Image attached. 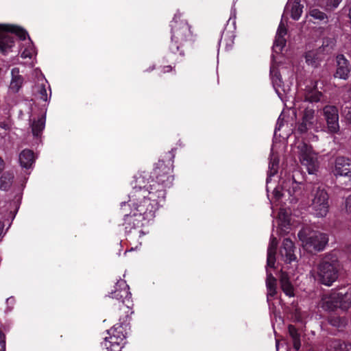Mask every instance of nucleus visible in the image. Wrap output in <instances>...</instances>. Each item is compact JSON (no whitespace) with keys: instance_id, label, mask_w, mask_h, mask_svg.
Listing matches in <instances>:
<instances>
[{"instance_id":"nucleus-28","label":"nucleus","mask_w":351,"mask_h":351,"mask_svg":"<svg viewBox=\"0 0 351 351\" xmlns=\"http://www.w3.org/2000/svg\"><path fill=\"white\" fill-rule=\"evenodd\" d=\"M298 186V184L295 182L293 176L287 180L283 181L281 184L282 190L283 191H287L291 196L295 194Z\"/></svg>"},{"instance_id":"nucleus-22","label":"nucleus","mask_w":351,"mask_h":351,"mask_svg":"<svg viewBox=\"0 0 351 351\" xmlns=\"http://www.w3.org/2000/svg\"><path fill=\"white\" fill-rule=\"evenodd\" d=\"M278 247V241L276 237H271L267 248V265L271 268L274 267L276 263V254Z\"/></svg>"},{"instance_id":"nucleus-41","label":"nucleus","mask_w":351,"mask_h":351,"mask_svg":"<svg viewBox=\"0 0 351 351\" xmlns=\"http://www.w3.org/2000/svg\"><path fill=\"white\" fill-rule=\"evenodd\" d=\"M287 34V27H285V24L282 22H280L278 25V29H277L276 36H281L285 37Z\"/></svg>"},{"instance_id":"nucleus-45","label":"nucleus","mask_w":351,"mask_h":351,"mask_svg":"<svg viewBox=\"0 0 351 351\" xmlns=\"http://www.w3.org/2000/svg\"><path fill=\"white\" fill-rule=\"evenodd\" d=\"M345 205L346 210L351 212V194L346 198Z\"/></svg>"},{"instance_id":"nucleus-40","label":"nucleus","mask_w":351,"mask_h":351,"mask_svg":"<svg viewBox=\"0 0 351 351\" xmlns=\"http://www.w3.org/2000/svg\"><path fill=\"white\" fill-rule=\"evenodd\" d=\"M343 116H344L346 124L349 126H351V106L346 107L344 109Z\"/></svg>"},{"instance_id":"nucleus-33","label":"nucleus","mask_w":351,"mask_h":351,"mask_svg":"<svg viewBox=\"0 0 351 351\" xmlns=\"http://www.w3.org/2000/svg\"><path fill=\"white\" fill-rule=\"evenodd\" d=\"M287 40L285 37L276 36L275 37L274 45L272 47L273 51L277 54L282 51L283 48L285 47Z\"/></svg>"},{"instance_id":"nucleus-31","label":"nucleus","mask_w":351,"mask_h":351,"mask_svg":"<svg viewBox=\"0 0 351 351\" xmlns=\"http://www.w3.org/2000/svg\"><path fill=\"white\" fill-rule=\"evenodd\" d=\"M103 344L108 351H121L124 342H119L106 337Z\"/></svg>"},{"instance_id":"nucleus-4","label":"nucleus","mask_w":351,"mask_h":351,"mask_svg":"<svg viewBox=\"0 0 351 351\" xmlns=\"http://www.w3.org/2000/svg\"><path fill=\"white\" fill-rule=\"evenodd\" d=\"M170 26L171 37L169 50L173 53L179 52L183 56L184 50L182 48L193 42V34L191 26L186 20L176 16L171 21Z\"/></svg>"},{"instance_id":"nucleus-7","label":"nucleus","mask_w":351,"mask_h":351,"mask_svg":"<svg viewBox=\"0 0 351 351\" xmlns=\"http://www.w3.org/2000/svg\"><path fill=\"white\" fill-rule=\"evenodd\" d=\"M311 208L313 214L317 217H325L329 210V195L323 186H315L311 191Z\"/></svg>"},{"instance_id":"nucleus-20","label":"nucleus","mask_w":351,"mask_h":351,"mask_svg":"<svg viewBox=\"0 0 351 351\" xmlns=\"http://www.w3.org/2000/svg\"><path fill=\"white\" fill-rule=\"evenodd\" d=\"M315 110L311 108H306L303 114L302 121L298 125V130L301 133H305L311 128L314 123Z\"/></svg>"},{"instance_id":"nucleus-18","label":"nucleus","mask_w":351,"mask_h":351,"mask_svg":"<svg viewBox=\"0 0 351 351\" xmlns=\"http://www.w3.org/2000/svg\"><path fill=\"white\" fill-rule=\"evenodd\" d=\"M295 248L294 243L290 239L286 238L283 240L280 252L282 256L285 257V262L291 263L296 259Z\"/></svg>"},{"instance_id":"nucleus-12","label":"nucleus","mask_w":351,"mask_h":351,"mask_svg":"<svg viewBox=\"0 0 351 351\" xmlns=\"http://www.w3.org/2000/svg\"><path fill=\"white\" fill-rule=\"evenodd\" d=\"M332 171L336 176L347 177L350 184H351V158L345 156H337L335 161Z\"/></svg>"},{"instance_id":"nucleus-23","label":"nucleus","mask_w":351,"mask_h":351,"mask_svg":"<svg viewBox=\"0 0 351 351\" xmlns=\"http://www.w3.org/2000/svg\"><path fill=\"white\" fill-rule=\"evenodd\" d=\"M266 287L267 290V299L269 301L271 298H275L278 293L277 280L271 273L267 274Z\"/></svg>"},{"instance_id":"nucleus-34","label":"nucleus","mask_w":351,"mask_h":351,"mask_svg":"<svg viewBox=\"0 0 351 351\" xmlns=\"http://www.w3.org/2000/svg\"><path fill=\"white\" fill-rule=\"evenodd\" d=\"M13 176L9 173H4L0 178V189L8 191L12 182Z\"/></svg>"},{"instance_id":"nucleus-48","label":"nucleus","mask_w":351,"mask_h":351,"mask_svg":"<svg viewBox=\"0 0 351 351\" xmlns=\"http://www.w3.org/2000/svg\"><path fill=\"white\" fill-rule=\"evenodd\" d=\"M4 169V162L3 159L0 157V173L3 171Z\"/></svg>"},{"instance_id":"nucleus-38","label":"nucleus","mask_w":351,"mask_h":351,"mask_svg":"<svg viewBox=\"0 0 351 351\" xmlns=\"http://www.w3.org/2000/svg\"><path fill=\"white\" fill-rule=\"evenodd\" d=\"M23 82V77L21 75H16L12 77L11 85L12 88H16V90L22 86Z\"/></svg>"},{"instance_id":"nucleus-47","label":"nucleus","mask_w":351,"mask_h":351,"mask_svg":"<svg viewBox=\"0 0 351 351\" xmlns=\"http://www.w3.org/2000/svg\"><path fill=\"white\" fill-rule=\"evenodd\" d=\"M4 223L0 220V237L2 236Z\"/></svg>"},{"instance_id":"nucleus-46","label":"nucleus","mask_w":351,"mask_h":351,"mask_svg":"<svg viewBox=\"0 0 351 351\" xmlns=\"http://www.w3.org/2000/svg\"><path fill=\"white\" fill-rule=\"evenodd\" d=\"M274 195H275V197L277 199H280L283 195V193H282L281 192H280L278 191H275V194Z\"/></svg>"},{"instance_id":"nucleus-36","label":"nucleus","mask_w":351,"mask_h":351,"mask_svg":"<svg viewBox=\"0 0 351 351\" xmlns=\"http://www.w3.org/2000/svg\"><path fill=\"white\" fill-rule=\"evenodd\" d=\"M330 325L338 328H343L346 326V319L339 316H331L328 319Z\"/></svg>"},{"instance_id":"nucleus-49","label":"nucleus","mask_w":351,"mask_h":351,"mask_svg":"<svg viewBox=\"0 0 351 351\" xmlns=\"http://www.w3.org/2000/svg\"><path fill=\"white\" fill-rule=\"evenodd\" d=\"M347 252L348 254V258L351 261V244L348 247Z\"/></svg>"},{"instance_id":"nucleus-37","label":"nucleus","mask_w":351,"mask_h":351,"mask_svg":"<svg viewBox=\"0 0 351 351\" xmlns=\"http://www.w3.org/2000/svg\"><path fill=\"white\" fill-rule=\"evenodd\" d=\"M310 15L314 19H316V20H318L319 21H322L324 20H327L328 17H327V15L320 11L318 9H313L310 11Z\"/></svg>"},{"instance_id":"nucleus-52","label":"nucleus","mask_w":351,"mask_h":351,"mask_svg":"<svg viewBox=\"0 0 351 351\" xmlns=\"http://www.w3.org/2000/svg\"><path fill=\"white\" fill-rule=\"evenodd\" d=\"M15 71V69H12V73H13Z\"/></svg>"},{"instance_id":"nucleus-35","label":"nucleus","mask_w":351,"mask_h":351,"mask_svg":"<svg viewBox=\"0 0 351 351\" xmlns=\"http://www.w3.org/2000/svg\"><path fill=\"white\" fill-rule=\"evenodd\" d=\"M303 6L298 1H294L291 10V17L293 20H298L302 13Z\"/></svg>"},{"instance_id":"nucleus-42","label":"nucleus","mask_w":351,"mask_h":351,"mask_svg":"<svg viewBox=\"0 0 351 351\" xmlns=\"http://www.w3.org/2000/svg\"><path fill=\"white\" fill-rule=\"evenodd\" d=\"M40 98L44 101H47V93L45 85H43L39 90Z\"/></svg>"},{"instance_id":"nucleus-32","label":"nucleus","mask_w":351,"mask_h":351,"mask_svg":"<svg viewBox=\"0 0 351 351\" xmlns=\"http://www.w3.org/2000/svg\"><path fill=\"white\" fill-rule=\"evenodd\" d=\"M270 75L273 86L276 92H278V88H281L283 84V81L280 72L277 69H271Z\"/></svg>"},{"instance_id":"nucleus-19","label":"nucleus","mask_w":351,"mask_h":351,"mask_svg":"<svg viewBox=\"0 0 351 351\" xmlns=\"http://www.w3.org/2000/svg\"><path fill=\"white\" fill-rule=\"evenodd\" d=\"M327 351H351V343L335 338H328L325 342Z\"/></svg>"},{"instance_id":"nucleus-21","label":"nucleus","mask_w":351,"mask_h":351,"mask_svg":"<svg viewBox=\"0 0 351 351\" xmlns=\"http://www.w3.org/2000/svg\"><path fill=\"white\" fill-rule=\"evenodd\" d=\"M279 281L280 288L285 294L289 297L294 296V288L287 272L281 271Z\"/></svg>"},{"instance_id":"nucleus-3","label":"nucleus","mask_w":351,"mask_h":351,"mask_svg":"<svg viewBox=\"0 0 351 351\" xmlns=\"http://www.w3.org/2000/svg\"><path fill=\"white\" fill-rule=\"evenodd\" d=\"M164 201L165 198L158 197L157 195L153 197L145 191L141 193L134 192L132 195H129V204L121 202V209L127 210V208L132 207L131 210L149 221L155 217L156 211Z\"/></svg>"},{"instance_id":"nucleus-6","label":"nucleus","mask_w":351,"mask_h":351,"mask_svg":"<svg viewBox=\"0 0 351 351\" xmlns=\"http://www.w3.org/2000/svg\"><path fill=\"white\" fill-rule=\"evenodd\" d=\"M298 235L304 248L311 253L324 250L328 242L327 234L309 228H303Z\"/></svg>"},{"instance_id":"nucleus-5","label":"nucleus","mask_w":351,"mask_h":351,"mask_svg":"<svg viewBox=\"0 0 351 351\" xmlns=\"http://www.w3.org/2000/svg\"><path fill=\"white\" fill-rule=\"evenodd\" d=\"M341 265L337 256L326 255L317 266L318 280L322 285L330 286L337 280Z\"/></svg>"},{"instance_id":"nucleus-1","label":"nucleus","mask_w":351,"mask_h":351,"mask_svg":"<svg viewBox=\"0 0 351 351\" xmlns=\"http://www.w3.org/2000/svg\"><path fill=\"white\" fill-rule=\"evenodd\" d=\"M174 157L173 150L167 152L162 158L159 159L154 165L153 171L149 175L151 189L155 190L154 193L158 197L165 199L166 189L172 185L174 180L172 174Z\"/></svg>"},{"instance_id":"nucleus-44","label":"nucleus","mask_w":351,"mask_h":351,"mask_svg":"<svg viewBox=\"0 0 351 351\" xmlns=\"http://www.w3.org/2000/svg\"><path fill=\"white\" fill-rule=\"evenodd\" d=\"M173 71H175L173 67H172L171 65H167L161 68L160 73H165L171 72Z\"/></svg>"},{"instance_id":"nucleus-2","label":"nucleus","mask_w":351,"mask_h":351,"mask_svg":"<svg viewBox=\"0 0 351 351\" xmlns=\"http://www.w3.org/2000/svg\"><path fill=\"white\" fill-rule=\"evenodd\" d=\"M113 282L114 285L108 291V294L106 298L111 300L108 302L112 304L113 311L117 317H119L121 320H125L133 313V302L129 291L130 287L126 281L121 278Z\"/></svg>"},{"instance_id":"nucleus-43","label":"nucleus","mask_w":351,"mask_h":351,"mask_svg":"<svg viewBox=\"0 0 351 351\" xmlns=\"http://www.w3.org/2000/svg\"><path fill=\"white\" fill-rule=\"evenodd\" d=\"M5 350V337L4 333L0 330V351Z\"/></svg>"},{"instance_id":"nucleus-15","label":"nucleus","mask_w":351,"mask_h":351,"mask_svg":"<svg viewBox=\"0 0 351 351\" xmlns=\"http://www.w3.org/2000/svg\"><path fill=\"white\" fill-rule=\"evenodd\" d=\"M340 297L337 291L324 295L321 300V307L328 311H334L338 308H341Z\"/></svg>"},{"instance_id":"nucleus-30","label":"nucleus","mask_w":351,"mask_h":351,"mask_svg":"<svg viewBox=\"0 0 351 351\" xmlns=\"http://www.w3.org/2000/svg\"><path fill=\"white\" fill-rule=\"evenodd\" d=\"M13 38L8 36H0V53L5 54L12 48Z\"/></svg>"},{"instance_id":"nucleus-10","label":"nucleus","mask_w":351,"mask_h":351,"mask_svg":"<svg viewBox=\"0 0 351 351\" xmlns=\"http://www.w3.org/2000/svg\"><path fill=\"white\" fill-rule=\"evenodd\" d=\"M148 173L145 172L139 173L134 176L133 180L131 182V186L132 187V191L129 195H132L134 192L139 193L145 191L148 193V195L153 197L156 195L154 193L155 190L151 189V180L147 178Z\"/></svg>"},{"instance_id":"nucleus-13","label":"nucleus","mask_w":351,"mask_h":351,"mask_svg":"<svg viewBox=\"0 0 351 351\" xmlns=\"http://www.w3.org/2000/svg\"><path fill=\"white\" fill-rule=\"evenodd\" d=\"M120 213L124 217L123 225L125 226V230L128 232H131L132 229L136 230L141 228L143 225V221L146 220L132 210L130 213H127V210H121L120 208Z\"/></svg>"},{"instance_id":"nucleus-29","label":"nucleus","mask_w":351,"mask_h":351,"mask_svg":"<svg viewBox=\"0 0 351 351\" xmlns=\"http://www.w3.org/2000/svg\"><path fill=\"white\" fill-rule=\"evenodd\" d=\"M322 97V93L319 91L316 88H311L305 93V101L309 102H318Z\"/></svg>"},{"instance_id":"nucleus-11","label":"nucleus","mask_w":351,"mask_h":351,"mask_svg":"<svg viewBox=\"0 0 351 351\" xmlns=\"http://www.w3.org/2000/svg\"><path fill=\"white\" fill-rule=\"evenodd\" d=\"M300 160L302 165L306 167L310 174H313L317 171V160L312 155V147L306 143L300 146Z\"/></svg>"},{"instance_id":"nucleus-39","label":"nucleus","mask_w":351,"mask_h":351,"mask_svg":"<svg viewBox=\"0 0 351 351\" xmlns=\"http://www.w3.org/2000/svg\"><path fill=\"white\" fill-rule=\"evenodd\" d=\"M327 10H332L337 8L341 0H323Z\"/></svg>"},{"instance_id":"nucleus-26","label":"nucleus","mask_w":351,"mask_h":351,"mask_svg":"<svg viewBox=\"0 0 351 351\" xmlns=\"http://www.w3.org/2000/svg\"><path fill=\"white\" fill-rule=\"evenodd\" d=\"M45 125V117L42 116L38 120H34L31 127L32 134L34 136L38 137L41 135Z\"/></svg>"},{"instance_id":"nucleus-17","label":"nucleus","mask_w":351,"mask_h":351,"mask_svg":"<svg viewBox=\"0 0 351 351\" xmlns=\"http://www.w3.org/2000/svg\"><path fill=\"white\" fill-rule=\"evenodd\" d=\"M7 33H12L17 36L21 40H25L28 36L27 32L23 28L14 25L0 24V36H8ZM10 37L14 38L12 36ZM14 43V39H13ZM14 45V44H12ZM13 45H12V47Z\"/></svg>"},{"instance_id":"nucleus-53","label":"nucleus","mask_w":351,"mask_h":351,"mask_svg":"<svg viewBox=\"0 0 351 351\" xmlns=\"http://www.w3.org/2000/svg\"><path fill=\"white\" fill-rule=\"evenodd\" d=\"M138 232L139 233H141V232H142V230H139Z\"/></svg>"},{"instance_id":"nucleus-16","label":"nucleus","mask_w":351,"mask_h":351,"mask_svg":"<svg viewBox=\"0 0 351 351\" xmlns=\"http://www.w3.org/2000/svg\"><path fill=\"white\" fill-rule=\"evenodd\" d=\"M337 69L334 74L335 77L347 80L350 72V64L349 61L343 54H339L336 58Z\"/></svg>"},{"instance_id":"nucleus-9","label":"nucleus","mask_w":351,"mask_h":351,"mask_svg":"<svg viewBox=\"0 0 351 351\" xmlns=\"http://www.w3.org/2000/svg\"><path fill=\"white\" fill-rule=\"evenodd\" d=\"M322 114L326 123L327 132L337 134L340 128L338 108L335 106H326L322 109Z\"/></svg>"},{"instance_id":"nucleus-8","label":"nucleus","mask_w":351,"mask_h":351,"mask_svg":"<svg viewBox=\"0 0 351 351\" xmlns=\"http://www.w3.org/2000/svg\"><path fill=\"white\" fill-rule=\"evenodd\" d=\"M335 45V40L332 38H324L322 45L316 50L308 51L306 53L305 58L308 64L317 67L325 54L332 51Z\"/></svg>"},{"instance_id":"nucleus-51","label":"nucleus","mask_w":351,"mask_h":351,"mask_svg":"<svg viewBox=\"0 0 351 351\" xmlns=\"http://www.w3.org/2000/svg\"><path fill=\"white\" fill-rule=\"evenodd\" d=\"M348 92L351 95V85H350V87L349 90H348Z\"/></svg>"},{"instance_id":"nucleus-14","label":"nucleus","mask_w":351,"mask_h":351,"mask_svg":"<svg viewBox=\"0 0 351 351\" xmlns=\"http://www.w3.org/2000/svg\"><path fill=\"white\" fill-rule=\"evenodd\" d=\"M118 317L119 323L115 324L112 328L108 330V333L110 335V337L108 338L119 342H124L127 336L125 328L128 324L126 322L129 320L130 316L127 317L125 320H121L120 317Z\"/></svg>"},{"instance_id":"nucleus-24","label":"nucleus","mask_w":351,"mask_h":351,"mask_svg":"<svg viewBox=\"0 0 351 351\" xmlns=\"http://www.w3.org/2000/svg\"><path fill=\"white\" fill-rule=\"evenodd\" d=\"M34 162V153L33 151L25 149L19 154V162L21 167L29 169Z\"/></svg>"},{"instance_id":"nucleus-50","label":"nucleus","mask_w":351,"mask_h":351,"mask_svg":"<svg viewBox=\"0 0 351 351\" xmlns=\"http://www.w3.org/2000/svg\"><path fill=\"white\" fill-rule=\"evenodd\" d=\"M154 66H150L149 69H146L145 71H152L154 69Z\"/></svg>"},{"instance_id":"nucleus-27","label":"nucleus","mask_w":351,"mask_h":351,"mask_svg":"<svg viewBox=\"0 0 351 351\" xmlns=\"http://www.w3.org/2000/svg\"><path fill=\"white\" fill-rule=\"evenodd\" d=\"M339 295L341 300V306L342 310H348L351 307V287H350L346 291H338Z\"/></svg>"},{"instance_id":"nucleus-25","label":"nucleus","mask_w":351,"mask_h":351,"mask_svg":"<svg viewBox=\"0 0 351 351\" xmlns=\"http://www.w3.org/2000/svg\"><path fill=\"white\" fill-rule=\"evenodd\" d=\"M288 332L292 339L293 348L298 351L301 347L300 333L298 328L292 324L288 326Z\"/></svg>"}]
</instances>
